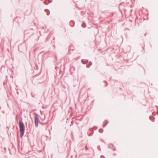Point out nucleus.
<instances>
[{"instance_id":"obj_1","label":"nucleus","mask_w":158,"mask_h":158,"mask_svg":"<svg viewBox=\"0 0 158 158\" xmlns=\"http://www.w3.org/2000/svg\"><path fill=\"white\" fill-rule=\"evenodd\" d=\"M19 127L20 128V131L21 133V137H22L24 134V128L23 123L21 121H20L19 122Z\"/></svg>"},{"instance_id":"obj_2","label":"nucleus","mask_w":158,"mask_h":158,"mask_svg":"<svg viewBox=\"0 0 158 158\" xmlns=\"http://www.w3.org/2000/svg\"><path fill=\"white\" fill-rule=\"evenodd\" d=\"M38 121H39V119L38 118L36 117H35V126L37 127L38 126Z\"/></svg>"}]
</instances>
